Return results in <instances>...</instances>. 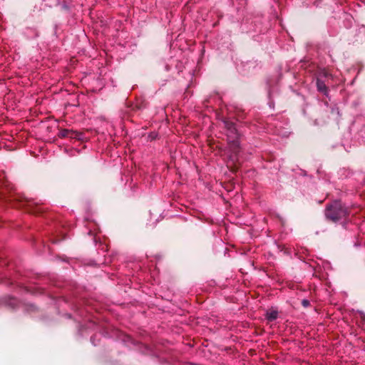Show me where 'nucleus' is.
I'll return each instance as SVG.
<instances>
[{"instance_id":"nucleus-1","label":"nucleus","mask_w":365,"mask_h":365,"mask_svg":"<svg viewBox=\"0 0 365 365\" xmlns=\"http://www.w3.org/2000/svg\"><path fill=\"white\" fill-rule=\"evenodd\" d=\"M347 208L339 200H335L327 206L325 215L327 218L333 222L346 219L348 216Z\"/></svg>"},{"instance_id":"nucleus-2","label":"nucleus","mask_w":365,"mask_h":365,"mask_svg":"<svg viewBox=\"0 0 365 365\" xmlns=\"http://www.w3.org/2000/svg\"><path fill=\"white\" fill-rule=\"evenodd\" d=\"M227 127V138L230 145V147L233 149L238 148L240 145L239 143V134L235 126L232 123H226Z\"/></svg>"},{"instance_id":"nucleus-3","label":"nucleus","mask_w":365,"mask_h":365,"mask_svg":"<svg viewBox=\"0 0 365 365\" xmlns=\"http://www.w3.org/2000/svg\"><path fill=\"white\" fill-rule=\"evenodd\" d=\"M316 84H317V90L319 92L322 93L325 96L328 95V93H329L328 88L327 87L324 81H323L322 80H321L319 78H317Z\"/></svg>"},{"instance_id":"nucleus-4","label":"nucleus","mask_w":365,"mask_h":365,"mask_svg":"<svg viewBox=\"0 0 365 365\" xmlns=\"http://www.w3.org/2000/svg\"><path fill=\"white\" fill-rule=\"evenodd\" d=\"M278 311L277 309H269L267 310L265 314V318L269 322H272L278 318Z\"/></svg>"},{"instance_id":"nucleus-5","label":"nucleus","mask_w":365,"mask_h":365,"mask_svg":"<svg viewBox=\"0 0 365 365\" xmlns=\"http://www.w3.org/2000/svg\"><path fill=\"white\" fill-rule=\"evenodd\" d=\"M58 136L60 138H73L74 132L72 130L63 129L59 132Z\"/></svg>"},{"instance_id":"nucleus-6","label":"nucleus","mask_w":365,"mask_h":365,"mask_svg":"<svg viewBox=\"0 0 365 365\" xmlns=\"http://www.w3.org/2000/svg\"><path fill=\"white\" fill-rule=\"evenodd\" d=\"M320 75L324 78H328V77L332 78V75L330 74L329 73V71H327L326 69H323L322 71H321Z\"/></svg>"},{"instance_id":"nucleus-7","label":"nucleus","mask_w":365,"mask_h":365,"mask_svg":"<svg viewBox=\"0 0 365 365\" xmlns=\"http://www.w3.org/2000/svg\"><path fill=\"white\" fill-rule=\"evenodd\" d=\"M309 304V301H308V300H307V299H304V300L302 301V304H303L304 307L308 306V304Z\"/></svg>"}]
</instances>
